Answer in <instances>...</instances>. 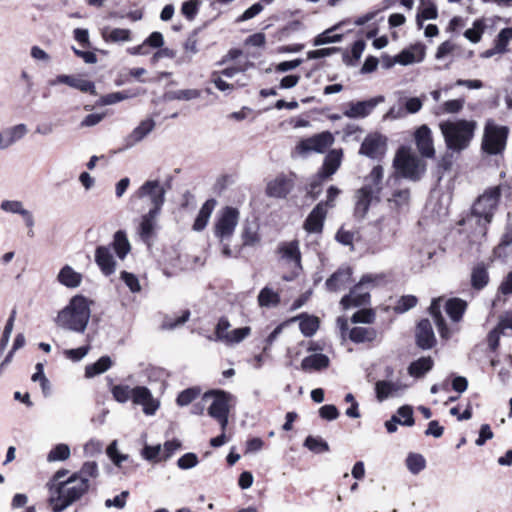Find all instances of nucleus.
<instances>
[{
    "instance_id": "obj_1",
    "label": "nucleus",
    "mask_w": 512,
    "mask_h": 512,
    "mask_svg": "<svg viewBox=\"0 0 512 512\" xmlns=\"http://www.w3.org/2000/svg\"><path fill=\"white\" fill-rule=\"evenodd\" d=\"M477 128L475 120L448 119L439 123L447 150L457 154L470 147Z\"/></svg>"
},
{
    "instance_id": "obj_2",
    "label": "nucleus",
    "mask_w": 512,
    "mask_h": 512,
    "mask_svg": "<svg viewBox=\"0 0 512 512\" xmlns=\"http://www.w3.org/2000/svg\"><path fill=\"white\" fill-rule=\"evenodd\" d=\"M91 303L83 295L72 297L68 305L58 313L55 320L57 326L76 333H83L91 316Z\"/></svg>"
},
{
    "instance_id": "obj_3",
    "label": "nucleus",
    "mask_w": 512,
    "mask_h": 512,
    "mask_svg": "<svg viewBox=\"0 0 512 512\" xmlns=\"http://www.w3.org/2000/svg\"><path fill=\"white\" fill-rule=\"evenodd\" d=\"M500 195V189L493 187L486 190L474 202L471 214L467 217L466 222L477 225L475 230L476 236L481 238L486 236L487 227L491 223L498 207Z\"/></svg>"
},
{
    "instance_id": "obj_4",
    "label": "nucleus",
    "mask_w": 512,
    "mask_h": 512,
    "mask_svg": "<svg viewBox=\"0 0 512 512\" xmlns=\"http://www.w3.org/2000/svg\"><path fill=\"white\" fill-rule=\"evenodd\" d=\"M90 489V484L79 480L73 474L64 481L55 485L48 498V505L52 512H63L72 504L80 500Z\"/></svg>"
},
{
    "instance_id": "obj_5",
    "label": "nucleus",
    "mask_w": 512,
    "mask_h": 512,
    "mask_svg": "<svg viewBox=\"0 0 512 512\" xmlns=\"http://www.w3.org/2000/svg\"><path fill=\"white\" fill-rule=\"evenodd\" d=\"M393 165L399 176L414 182L419 181L426 171V163L405 147L398 149Z\"/></svg>"
},
{
    "instance_id": "obj_6",
    "label": "nucleus",
    "mask_w": 512,
    "mask_h": 512,
    "mask_svg": "<svg viewBox=\"0 0 512 512\" xmlns=\"http://www.w3.org/2000/svg\"><path fill=\"white\" fill-rule=\"evenodd\" d=\"M509 128L488 119L484 125L481 150L487 155L502 154L506 148Z\"/></svg>"
},
{
    "instance_id": "obj_7",
    "label": "nucleus",
    "mask_w": 512,
    "mask_h": 512,
    "mask_svg": "<svg viewBox=\"0 0 512 512\" xmlns=\"http://www.w3.org/2000/svg\"><path fill=\"white\" fill-rule=\"evenodd\" d=\"M377 280L378 277L371 274L362 276L358 284L350 290V293L341 299L343 308L348 309L368 304L370 300L369 290L374 287Z\"/></svg>"
},
{
    "instance_id": "obj_8",
    "label": "nucleus",
    "mask_w": 512,
    "mask_h": 512,
    "mask_svg": "<svg viewBox=\"0 0 512 512\" xmlns=\"http://www.w3.org/2000/svg\"><path fill=\"white\" fill-rule=\"evenodd\" d=\"M212 397V403L208 407V414L215 419L221 426V429L225 431L228 425L229 415V402L232 395L223 390L210 391L205 393L204 399Z\"/></svg>"
},
{
    "instance_id": "obj_9",
    "label": "nucleus",
    "mask_w": 512,
    "mask_h": 512,
    "mask_svg": "<svg viewBox=\"0 0 512 512\" xmlns=\"http://www.w3.org/2000/svg\"><path fill=\"white\" fill-rule=\"evenodd\" d=\"M239 221V211L237 208L224 207L217 218L214 234L220 240H228L233 235Z\"/></svg>"
},
{
    "instance_id": "obj_10",
    "label": "nucleus",
    "mask_w": 512,
    "mask_h": 512,
    "mask_svg": "<svg viewBox=\"0 0 512 512\" xmlns=\"http://www.w3.org/2000/svg\"><path fill=\"white\" fill-rule=\"evenodd\" d=\"M166 189L158 180L145 181L136 191L135 196L143 199L148 198L152 204L150 210L160 212L165 202Z\"/></svg>"
},
{
    "instance_id": "obj_11",
    "label": "nucleus",
    "mask_w": 512,
    "mask_h": 512,
    "mask_svg": "<svg viewBox=\"0 0 512 512\" xmlns=\"http://www.w3.org/2000/svg\"><path fill=\"white\" fill-rule=\"evenodd\" d=\"M333 142V135L330 132L325 131L301 140L297 145V150L301 154L311 152L324 153L333 144Z\"/></svg>"
},
{
    "instance_id": "obj_12",
    "label": "nucleus",
    "mask_w": 512,
    "mask_h": 512,
    "mask_svg": "<svg viewBox=\"0 0 512 512\" xmlns=\"http://www.w3.org/2000/svg\"><path fill=\"white\" fill-rule=\"evenodd\" d=\"M343 153L341 149L331 150L325 157L321 171L318 173V179L310 183L309 193H314L320 188L321 181L332 176L341 164Z\"/></svg>"
},
{
    "instance_id": "obj_13",
    "label": "nucleus",
    "mask_w": 512,
    "mask_h": 512,
    "mask_svg": "<svg viewBox=\"0 0 512 512\" xmlns=\"http://www.w3.org/2000/svg\"><path fill=\"white\" fill-rule=\"evenodd\" d=\"M384 101L383 96H377L364 101L349 102L343 115L350 119H363L369 116L376 106Z\"/></svg>"
},
{
    "instance_id": "obj_14",
    "label": "nucleus",
    "mask_w": 512,
    "mask_h": 512,
    "mask_svg": "<svg viewBox=\"0 0 512 512\" xmlns=\"http://www.w3.org/2000/svg\"><path fill=\"white\" fill-rule=\"evenodd\" d=\"M387 148V138L379 133L369 134L363 140L359 153L371 159L384 156Z\"/></svg>"
},
{
    "instance_id": "obj_15",
    "label": "nucleus",
    "mask_w": 512,
    "mask_h": 512,
    "mask_svg": "<svg viewBox=\"0 0 512 512\" xmlns=\"http://www.w3.org/2000/svg\"><path fill=\"white\" fill-rule=\"evenodd\" d=\"M132 402L143 408L145 415L152 416L158 410L160 403L155 399L151 391L145 386H136L132 388Z\"/></svg>"
},
{
    "instance_id": "obj_16",
    "label": "nucleus",
    "mask_w": 512,
    "mask_h": 512,
    "mask_svg": "<svg viewBox=\"0 0 512 512\" xmlns=\"http://www.w3.org/2000/svg\"><path fill=\"white\" fill-rule=\"evenodd\" d=\"M356 203L354 214L357 218L363 219L368 212V209L373 201H378L379 197L376 194V189L370 186H363L355 195Z\"/></svg>"
},
{
    "instance_id": "obj_17",
    "label": "nucleus",
    "mask_w": 512,
    "mask_h": 512,
    "mask_svg": "<svg viewBox=\"0 0 512 512\" xmlns=\"http://www.w3.org/2000/svg\"><path fill=\"white\" fill-rule=\"evenodd\" d=\"M414 137L419 153L423 157L433 158L435 148L431 129L427 125H422L415 131Z\"/></svg>"
},
{
    "instance_id": "obj_18",
    "label": "nucleus",
    "mask_w": 512,
    "mask_h": 512,
    "mask_svg": "<svg viewBox=\"0 0 512 512\" xmlns=\"http://www.w3.org/2000/svg\"><path fill=\"white\" fill-rule=\"evenodd\" d=\"M294 187L292 178L280 174L275 179L271 180L266 187V194L272 198L283 199L291 192Z\"/></svg>"
},
{
    "instance_id": "obj_19",
    "label": "nucleus",
    "mask_w": 512,
    "mask_h": 512,
    "mask_svg": "<svg viewBox=\"0 0 512 512\" xmlns=\"http://www.w3.org/2000/svg\"><path fill=\"white\" fill-rule=\"evenodd\" d=\"M277 252L281 259L287 264L292 265L293 268L301 270V252L299 242L297 240L280 243L277 248Z\"/></svg>"
},
{
    "instance_id": "obj_20",
    "label": "nucleus",
    "mask_w": 512,
    "mask_h": 512,
    "mask_svg": "<svg viewBox=\"0 0 512 512\" xmlns=\"http://www.w3.org/2000/svg\"><path fill=\"white\" fill-rule=\"evenodd\" d=\"M327 210L324 207V202H319L307 216L304 222V229L308 233H321L323 230L324 220L326 218Z\"/></svg>"
},
{
    "instance_id": "obj_21",
    "label": "nucleus",
    "mask_w": 512,
    "mask_h": 512,
    "mask_svg": "<svg viewBox=\"0 0 512 512\" xmlns=\"http://www.w3.org/2000/svg\"><path fill=\"white\" fill-rule=\"evenodd\" d=\"M407 385L401 381L379 380L375 383V394L379 402H383L389 397L398 395L399 392L404 391Z\"/></svg>"
},
{
    "instance_id": "obj_22",
    "label": "nucleus",
    "mask_w": 512,
    "mask_h": 512,
    "mask_svg": "<svg viewBox=\"0 0 512 512\" xmlns=\"http://www.w3.org/2000/svg\"><path fill=\"white\" fill-rule=\"evenodd\" d=\"M58 84H66L72 88L78 89L81 92H89L96 94L95 84L92 81L85 80L72 75H58L55 79L50 81V85L55 86Z\"/></svg>"
},
{
    "instance_id": "obj_23",
    "label": "nucleus",
    "mask_w": 512,
    "mask_h": 512,
    "mask_svg": "<svg viewBox=\"0 0 512 512\" xmlns=\"http://www.w3.org/2000/svg\"><path fill=\"white\" fill-rule=\"evenodd\" d=\"M416 343L421 349H431L435 343V335L428 319H422L416 327Z\"/></svg>"
},
{
    "instance_id": "obj_24",
    "label": "nucleus",
    "mask_w": 512,
    "mask_h": 512,
    "mask_svg": "<svg viewBox=\"0 0 512 512\" xmlns=\"http://www.w3.org/2000/svg\"><path fill=\"white\" fill-rule=\"evenodd\" d=\"M95 262L105 276L112 275L116 270V261L108 246H98L96 248Z\"/></svg>"
},
{
    "instance_id": "obj_25",
    "label": "nucleus",
    "mask_w": 512,
    "mask_h": 512,
    "mask_svg": "<svg viewBox=\"0 0 512 512\" xmlns=\"http://www.w3.org/2000/svg\"><path fill=\"white\" fill-rule=\"evenodd\" d=\"M425 57V47L422 44H414L397 54L393 62L401 65L420 63Z\"/></svg>"
},
{
    "instance_id": "obj_26",
    "label": "nucleus",
    "mask_w": 512,
    "mask_h": 512,
    "mask_svg": "<svg viewBox=\"0 0 512 512\" xmlns=\"http://www.w3.org/2000/svg\"><path fill=\"white\" fill-rule=\"evenodd\" d=\"M490 281L488 264L485 262H478L471 268L470 284L476 291L483 290Z\"/></svg>"
},
{
    "instance_id": "obj_27",
    "label": "nucleus",
    "mask_w": 512,
    "mask_h": 512,
    "mask_svg": "<svg viewBox=\"0 0 512 512\" xmlns=\"http://www.w3.org/2000/svg\"><path fill=\"white\" fill-rule=\"evenodd\" d=\"M351 276L352 270L350 267H340L326 280V289L328 291L335 292L345 288L350 282Z\"/></svg>"
},
{
    "instance_id": "obj_28",
    "label": "nucleus",
    "mask_w": 512,
    "mask_h": 512,
    "mask_svg": "<svg viewBox=\"0 0 512 512\" xmlns=\"http://www.w3.org/2000/svg\"><path fill=\"white\" fill-rule=\"evenodd\" d=\"M154 127L155 122L153 119L148 118L141 121L140 124L126 137L125 147H133L136 143L143 140L154 129Z\"/></svg>"
},
{
    "instance_id": "obj_29",
    "label": "nucleus",
    "mask_w": 512,
    "mask_h": 512,
    "mask_svg": "<svg viewBox=\"0 0 512 512\" xmlns=\"http://www.w3.org/2000/svg\"><path fill=\"white\" fill-rule=\"evenodd\" d=\"M160 212H155V210H149L145 215L142 216L141 222L139 225V236L141 240L149 244L153 234H154V228H155V220Z\"/></svg>"
},
{
    "instance_id": "obj_30",
    "label": "nucleus",
    "mask_w": 512,
    "mask_h": 512,
    "mask_svg": "<svg viewBox=\"0 0 512 512\" xmlns=\"http://www.w3.org/2000/svg\"><path fill=\"white\" fill-rule=\"evenodd\" d=\"M216 203V200L212 198L205 201V203L201 206L198 215L194 221L193 230L199 232L205 229L211 217V214L216 206Z\"/></svg>"
},
{
    "instance_id": "obj_31",
    "label": "nucleus",
    "mask_w": 512,
    "mask_h": 512,
    "mask_svg": "<svg viewBox=\"0 0 512 512\" xmlns=\"http://www.w3.org/2000/svg\"><path fill=\"white\" fill-rule=\"evenodd\" d=\"M328 356L322 353H315L305 357L301 362V368L304 371H319L329 366Z\"/></svg>"
},
{
    "instance_id": "obj_32",
    "label": "nucleus",
    "mask_w": 512,
    "mask_h": 512,
    "mask_svg": "<svg viewBox=\"0 0 512 512\" xmlns=\"http://www.w3.org/2000/svg\"><path fill=\"white\" fill-rule=\"evenodd\" d=\"M57 279L62 285L68 288H76L81 284L82 275L76 272L71 266L65 265L59 271Z\"/></svg>"
},
{
    "instance_id": "obj_33",
    "label": "nucleus",
    "mask_w": 512,
    "mask_h": 512,
    "mask_svg": "<svg viewBox=\"0 0 512 512\" xmlns=\"http://www.w3.org/2000/svg\"><path fill=\"white\" fill-rule=\"evenodd\" d=\"M467 308V302L461 298H451L445 303V311L453 322H459Z\"/></svg>"
},
{
    "instance_id": "obj_34",
    "label": "nucleus",
    "mask_w": 512,
    "mask_h": 512,
    "mask_svg": "<svg viewBox=\"0 0 512 512\" xmlns=\"http://www.w3.org/2000/svg\"><path fill=\"white\" fill-rule=\"evenodd\" d=\"M441 300L434 299L429 307L430 314L434 318L438 332L442 338L448 339L450 337L449 329L445 324V320L441 315Z\"/></svg>"
},
{
    "instance_id": "obj_35",
    "label": "nucleus",
    "mask_w": 512,
    "mask_h": 512,
    "mask_svg": "<svg viewBox=\"0 0 512 512\" xmlns=\"http://www.w3.org/2000/svg\"><path fill=\"white\" fill-rule=\"evenodd\" d=\"M433 368V360L431 357H421L413 361L408 366V373L415 378L423 377L427 372Z\"/></svg>"
},
{
    "instance_id": "obj_36",
    "label": "nucleus",
    "mask_w": 512,
    "mask_h": 512,
    "mask_svg": "<svg viewBox=\"0 0 512 512\" xmlns=\"http://www.w3.org/2000/svg\"><path fill=\"white\" fill-rule=\"evenodd\" d=\"M377 332L372 327H354L349 332V339L354 343L372 342Z\"/></svg>"
},
{
    "instance_id": "obj_37",
    "label": "nucleus",
    "mask_w": 512,
    "mask_h": 512,
    "mask_svg": "<svg viewBox=\"0 0 512 512\" xmlns=\"http://www.w3.org/2000/svg\"><path fill=\"white\" fill-rule=\"evenodd\" d=\"M112 247L118 258L124 259L127 256L131 250V246L124 231L118 230L114 234Z\"/></svg>"
},
{
    "instance_id": "obj_38",
    "label": "nucleus",
    "mask_w": 512,
    "mask_h": 512,
    "mask_svg": "<svg viewBox=\"0 0 512 512\" xmlns=\"http://www.w3.org/2000/svg\"><path fill=\"white\" fill-rule=\"evenodd\" d=\"M111 366V358L109 356H102L95 363L86 366L85 377H95L99 374L106 372Z\"/></svg>"
},
{
    "instance_id": "obj_39",
    "label": "nucleus",
    "mask_w": 512,
    "mask_h": 512,
    "mask_svg": "<svg viewBox=\"0 0 512 512\" xmlns=\"http://www.w3.org/2000/svg\"><path fill=\"white\" fill-rule=\"evenodd\" d=\"M303 446L315 454L325 453L330 450L329 444L319 436H307Z\"/></svg>"
},
{
    "instance_id": "obj_40",
    "label": "nucleus",
    "mask_w": 512,
    "mask_h": 512,
    "mask_svg": "<svg viewBox=\"0 0 512 512\" xmlns=\"http://www.w3.org/2000/svg\"><path fill=\"white\" fill-rule=\"evenodd\" d=\"M79 480L90 484V478H96L99 475L98 465L94 461L85 462L78 472L73 473Z\"/></svg>"
},
{
    "instance_id": "obj_41",
    "label": "nucleus",
    "mask_w": 512,
    "mask_h": 512,
    "mask_svg": "<svg viewBox=\"0 0 512 512\" xmlns=\"http://www.w3.org/2000/svg\"><path fill=\"white\" fill-rule=\"evenodd\" d=\"M258 303L261 307H275L280 303V295L266 286L259 292Z\"/></svg>"
},
{
    "instance_id": "obj_42",
    "label": "nucleus",
    "mask_w": 512,
    "mask_h": 512,
    "mask_svg": "<svg viewBox=\"0 0 512 512\" xmlns=\"http://www.w3.org/2000/svg\"><path fill=\"white\" fill-rule=\"evenodd\" d=\"M422 9L417 13L416 22L419 29L423 27L424 20L436 19L438 16L437 7L433 3L425 4L422 1Z\"/></svg>"
},
{
    "instance_id": "obj_43",
    "label": "nucleus",
    "mask_w": 512,
    "mask_h": 512,
    "mask_svg": "<svg viewBox=\"0 0 512 512\" xmlns=\"http://www.w3.org/2000/svg\"><path fill=\"white\" fill-rule=\"evenodd\" d=\"M409 200H410L409 189H399V190H396L392 194L391 198H389V203H390L391 207L401 210L408 206Z\"/></svg>"
},
{
    "instance_id": "obj_44",
    "label": "nucleus",
    "mask_w": 512,
    "mask_h": 512,
    "mask_svg": "<svg viewBox=\"0 0 512 512\" xmlns=\"http://www.w3.org/2000/svg\"><path fill=\"white\" fill-rule=\"evenodd\" d=\"M201 95L198 89H183L170 91L165 94L167 100H193L199 98Z\"/></svg>"
},
{
    "instance_id": "obj_45",
    "label": "nucleus",
    "mask_w": 512,
    "mask_h": 512,
    "mask_svg": "<svg viewBox=\"0 0 512 512\" xmlns=\"http://www.w3.org/2000/svg\"><path fill=\"white\" fill-rule=\"evenodd\" d=\"M408 470L414 474H419L426 467V460L421 454L410 453L406 458Z\"/></svg>"
},
{
    "instance_id": "obj_46",
    "label": "nucleus",
    "mask_w": 512,
    "mask_h": 512,
    "mask_svg": "<svg viewBox=\"0 0 512 512\" xmlns=\"http://www.w3.org/2000/svg\"><path fill=\"white\" fill-rule=\"evenodd\" d=\"M319 328V321L317 317L305 316L301 317L299 329L305 337L313 336Z\"/></svg>"
},
{
    "instance_id": "obj_47",
    "label": "nucleus",
    "mask_w": 512,
    "mask_h": 512,
    "mask_svg": "<svg viewBox=\"0 0 512 512\" xmlns=\"http://www.w3.org/2000/svg\"><path fill=\"white\" fill-rule=\"evenodd\" d=\"M131 32L128 29L113 28L109 32H103V38L107 42H127L130 41Z\"/></svg>"
},
{
    "instance_id": "obj_48",
    "label": "nucleus",
    "mask_w": 512,
    "mask_h": 512,
    "mask_svg": "<svg viewBox=\"0 0 512 512\" xmlns=\"http://www.w3.org/2000/svg\"><path fill=\"white\" fill-rule=\"evenodd\" d=\"M512 40V28L507 27L503 28L494 40V46L496 47V51L503 54L508 51V44Z\"/></svg>"
},
{
    "instance_id": "obj_49",
    "label": "nucleus",
    "mask_w": 512,
    "mask_h": 512,
    "mask_svg": "<svg viewBox=\"0 0 512 512\" xmlns=\"http://www.w3.org/2000/svg\"><path fill=\"white\" fill-rule=\"evenodd\" d=\"M383 179V168L380 165L375 166L369 175L366 177V184L364 186H370L376 189V194L379 195L381 191V183Z\"/></svg>"
},
{
    "instance_id": "obj_50",
    "label": "nucleus",
    "mask_w": 512,
    "mask_h": 512,
    "mask_svg": "<svg viewBox=\"0 0 512 512\" xmlns=\"http://www.w3.org/2000/svg\"><path fill=\"white\" fill-rule=\"evenodd\" d=\"M70 457V448L67 444H57L47 455L48 462L64 461Z\"/></svg>"
},
{
    "instance_id": "obj_51",
    "label": "nucleus",
    "mask_w": 512,
    "mask_h": 512,
    "mask_svg": "<svg viewBox=\"0 0 512 512\" xmlns=\"http://www.w3.org/2000/svg\"><path fill=\"white\" fill-rule=\"evenodd\" d=\"M4 130L10 146L21 140L28 132V128L25 124H17L15 126L7 127Z\"/></svg>"
},
{
    "instance_id": "obj_52",
    "label": "nucleus",
    "mask_w": 512,
    "mask_h": 512,
    "mask_svg": "<svg viewBox=\"0 0 512 512\" xmlns=\"http://www.w3.org/2000/svg\"><path fill=\"white\" fill-rule=\"evenodd\" d=\"M339 26H340V24L335 25L332 28L327 29L323 33L317 35L315 37V39H314V45L315 46H320V45H324V44H328V43L340 42L342 40V35L341 34L331 35V33L334 30H336Z\"/></svg>"
},
{
    "instance_id": "obj_53",
    "label": "nucleus",
    "mask_w": 512,
    "mask_h": 512,
    "mask_svg": "<svg viewBox=\"0 0 512 512\" xmlns=\"http://www.w3.org/2000/svg\"><path fill=\"white\" fill-rule=\"evenodd\" d=\"M113 398L119 403H126L132 399V389L128 385H113L111 388Z\"/></svg>"
},
{
    "instance_id": "obj_54",
    "label": "nucleus",
    "mask_w": 512,
    "mask_h": 512,
    "mask_svg": "<svg viewBox=\"0 0 512 512\" xmlns=\"http://www.w3.org/2000/svg\"><path fill=\"white\" fill-rule=\"evenodd\" d=\"M199 5L200 2L198 0H188L182 3L181 6V13L184 15V17L192 21L195 19L196 15L199 11Z\"/></svg>"
},
{
    "instance_id": "obj_55",
    "label": "nucleus",
    "mask_w": 512,
    "mask_h": 512,
    "mask_svg": "<svg viewBox=\"0 0 512 512\" xmlns=\"http://www.w3.org/2000/svg\"><path fill=\"white\" fill-rule=\"evenodd\" d=\"M417 302L418 300L414 295H404L397 301L394 310L396 313H405L415 307Z\"/></svg>"
},
{
    "instance_id": "obj_56",
    "label": "nucleus",
    "mask_w": 512,
    "mask_h": 512,
    "mask_svg": "<svg viewBox=\"0 0 512 512\" xmlns=\"http://www.w3.org/2000/svg\"><path fill=\"white\" fill-rule=\"evenodd\" d=\"M0 209L6 213L22 214L27 210L24 208L23 203L18 200H3L0 204Z\"/></svg>"
},
{
    "instance_id": "obj_57",
    "label": "nucleus",
    "mask_w": 512,
    "mask_h": 512,
    "mask_svg": "<svg viewBox=\"0 0 512 512\" xmlns=\"http://www.w3.org/2000/svg\"><path fill=\"white\" fill-rule=\"evenodd\" d=\"M190 311L185 310L182 312V315L177 318L166 317L162 323V328L166 330H172L176 327L183 325L189 320Z\"/></svg>"
},
{
    "instance_id": "obj_58",
    "label": "nucleus",
    "mask_w": 512,
    "mask_h": 512,
    "mask_svg": "<svg viewBox=\"0 0 512 512\" xmlns=\"http://www.w3.org/2000/svg\"><path fill=\"white\" fill-rule=\"evenodd\" d=\"M484 24L481 20H477L473 23V27L465 31L464 36L473 43L480 41L484 32Z\"/></svg>"
},
{
    "instance_id": "obj_59",
    "label": "nucleus",
    "mask_w": 512,
    "mask_h": 512,
    "mask_svg": "<svg viewBox=\"0 0 512 512\" xmlns=\"http://www.w3.org/2000/svg\"><path fill=\"white\" fill-rule=\"evenodd\" d=\"M464 99H453V100H448L446 102L443 103V105L441 107H439V111L437 112V114H440V113H449V114H455V113H458L462 110L463 106H464Z\"/></svg>"
},
{
    "instance_id": "obj_60",
    "label": "nucleus",
    "mask_w": 512,
    "mask_h": 512,
    "mask_svg": "<svg viewBox=\"0 0 512 512\" xmlns=\"http://www.w3.org/2000/svg\"><path fill=\"white\" fill-rule=\"evenodd\" d=\"M120 278L132 293H138L141 291L139 279L135 274L127 271H122L120 274Z\"/></svg>"
},
{
    "instance_id": "obj_61",
    "label": "nucleus",
    "mask_w": 512,
    "mask_h": 512,
    "mask_svg": "<svg viewBox=\"0 0 512 512\" xmlns=\"http://www.w3.org/2000/svg\"><path fill=\"white\" fill-rule=\"evenodd\" d=\"M106 453L108 457L112 460V462L120 467L121 463L128 459V455L120 454L117 449V441L113 440L106 449Z\"/></svg>"
},
{
    "instance_id": "obj_62",
    "label": "nucleus",
    "mask_w": 512,
    "mask_h": 512,
    "mask_svg": "<svg viewBox=\"0 0 512 512\" xmlns=\"http://www.w3.org/2000/svg\"><path fill=\"white\" fill-rule=\"evenodd\" d=\"M199 395V390L196 388H188L183 390L177 397L176 402L179 406H186L192 403Z\"/></svg>"
},
{
    "instance_id": "obj_63",
    "label": "nucleus",
    "mask_w": 512,
    "mask_h": 512,
    "mask_svg": "<svg viewBox=\"0 0 512 512\" xmlns=\"http://www.w3.org/2000/svg\"><path fill=\"white\" fill-rule=\"evenodd\" d=\"M375 320V313L371 309H361L355 312L351 318L353 323H373Z\"/></svg>"
},
{
    "instance_id": "obj_64",
    "label": "nucleus",
    "mask_w": 512,
    "mask_h": 512,
    "mask_svg": "<svg viewBox=\"0 0 512 512\" xmlns=\"http://www.w3.org/2000/svg\"><path fill=\"white\" fill-rule=\"evenodd\" d=\"M199 460L195 453L188 452L182 455L177 460V466L182 470H187L195 467L198 464Z\"/></svg>"
}]
</instances>
